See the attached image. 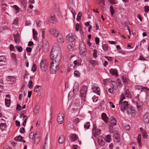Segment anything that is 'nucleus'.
<instances>
[{
	"instance_id": "18",
	"label": "nucleus",
	"mask_w": 149,
	"mask_h": 149,
	"mask_svg": "<svg viewBox=\"0 0 149 149\" xmlns=\"http://www.w3.org/2000/svg\"><path fill=\"white\" fill-rule=\"evenodd\" d=\"M70 139L72 141H75L78 138L76 134H73L69 136Z\"/></svg>"
},
{
	"instance_id": "1",
	"label": "nucleus",
	"mask_w": 149,
	"mask_h": 149,
	"mask_svg": "<svg viewBox=\"0 0 149 149\" xmlns=\"http://www.w3.org/2000/svg\"><path fill=\"white\" fill-rule=\"evenodd\" d=\"M50 58L52 61L60 62L61 58V51H53L51 52Z\"/></svg>"
},
{
	"instance_id": "56",
	"label": "nucleus",
	"mask_w": 149,
	"mask_h": 149,
	"mask_svg": "<svg viewBox=\"0 0 149 149\" xmlns=\"http://www.w3.org/2000/svg\"><path fill=\"white\" fill-rule=\"evenodd\" d=\"M145 11L146 13H148L149 11V6H146L144 7Z\"/></svg>"
},
{
	"instance_id": "42",
	"label": "nucleus",
	"mask_w": 149,
	"mask_h": 149,
	"mask_svg": "<svg viewBox=\"0 0 149 149\" xmlns=\"http://www.w3.org/2000/svg\"><path fill=\"white\" fill-rule=\"evenodd\" d=\"M41 87V86L37 85H36L34 87V91L35 92H38L39 91L40 89V88Z\"/></svg>"
},
{
	"instance_id": "11",
	"label": "nucleus",
	"mask_w": 149,
	"mask_h": 149,
	"mask_svg": "<svg viewBox=\"0 0 149 149\" xmlns=\"http://www.w3.org/2000/svg\"><path fill=\"white\" fill-rule=\"evenodd\" d=\"M49 32L51 34L56 37H58L59 35L58 32L56 31L54 29H51L49 30Z\"/></svg>"
},
{
	"instance_id": "61",
	"label": "nucleus",
	"mask_w": 149,
	"mask_h": 149,
	"mask_svg": "<svg viewBox=\"0 0 149 149\" xmlns=\"http://www.w3.org/2000/svg\"><path fill=\"white\" fill-rule=\"evenodd\" d=\"M34 136V133L33 132H31L29 134V137L30 138L33 139Z\"/></svg>"
},
{
	"instance_id": "7",
	"label": "nucleus",
	"mask_w": 149,
	"mask_h": 149,
	"mask_svg": "<svg viewBox=\"0 0 149 149\" xmlns=\"http://www.w3.org/2000/svg\"><path fill=\"white\" fill-rule=\"evenodd\" d=\"M127 113L132 116H134L136 114V112L134 110V108L132 107H129L126 109Z\"/></svg>"
},
{
	"instance_id": "4",
	"label": "nucleus",
	"mask_w": 149,
	"mask_h": 149,
	"mask_svg": "<svg viewBox=\"0 0 149 149\" xmlns=\"http://www.w3.org/2000/svg\"><path fill=\"white\" fill-rule=\"evenodd\" d=\"M79 53L82 56H85L86 54V49L84 43L83 41L80 42L79 47Z\"/></svg>"
},
{
	"instance_id": "25",
	"label": "nucleus",
	"mask_w": 149,
	"mask_h": 149,
	"mask_svg": "<svg viewBox=\"0 0 149 149\" xmlns=\"http://www.w3.org/2000/svg\"><path fill=\"white\" fill-rule=\"evenodd\" d=\"M51 20L52 21V23H54L55 22L57 21V19L55 14L54 13H51Z\"/></svg>"
},
{
	"instance_id": "27",
	"label": "nucleus",
	"mask_w": 149,
	"mask_h": 149,
	"mask_svg": "<svg viewBox=\"0 0 149 149\" xmlns=\"http://www.w3.org/2000/svg\"><path fill=\"white\" fill-rule=\"evenodd\" d=\"M57 42L60 43H62L64 42V40L63 36L61 35L58 36L57 38Z\"/></svg>"
},
{
	"instance_id": "47",
	"label": "nucleus",
	"mask_w": 149,
	"mask_h": 149,
	"mask_svg": "<svg viewBox=\"0 0 149 149\" xmlns=\"http://www.w3.org/2000/svg\"><path fill=\"white\" fill-rule=\"evenodd\" d=\"M110 11L111 12V14L112 15H113L115 11L113 9V7L112 6H111L110 7Z\"/></svg>"
},
{
	"instance_id": "16",
	"label": "nucleus",
	"mask_w": 149,
	"mask_h": 149,
	"mask_svg": "<svg viewBox=\"0 0 149 149\" xmlns=\"http://www.w3.org/2000/svg\"><path fill=\"white\" fill-rule=\"evenodd\" d=\"M66 38L68 41L70 42H72L74 41V36L72 34H68L67 35Z\"/></svg>"
},
{
	"instance_id": "40",
	"label": "nucleus",
	"mask_w": 149,
	"mask_h": 149,
	"mask_svg": "<svg viewBox=\"0 0 149 149\" xmlns=\"http://www.w3.org/2000/svg\"><path fill=\"white\" fill-rule=\"evenodd\" d=\"M143 104L141 101H139L137 102L136 103L137 107L138 109H140L141 107L142 106Z\"/></svg>"
},
{
	"instance_id": "3",
	"label": "nucleus",
	"mask_w": 149,
	"mask_h": 149,
	"mask_svg": "<svg viewBox=\"0 0 149 149\" xmlns=\"http://www.w3.org/2000/svg\"><path fill=\"white\" fill-rule=\"evenodd\" d=\"M87 91V86L85 85L83 86L80 90V95L81 100L84 102L86 101V98Z\"/></svg>"
},
{
	"instance_id": "54",
	"label": "nucleus",
	"mask_w": 149,
	"mask_h": 149,
	"mask_svg": "<svg viewBox=\"0 0 149 149\" xmlns=\"http://www.w3.org/2000/svg\"><path fill=\"white\" fill-rule=\"evenodd\" d=\"M79 122V119L78 118H76L74 119L73 122V123L76 124L78 123Z\"/></svg>"
},
{
	"instance_id": "29",
	"label": "nucleus",
	"mask_w": 149,
	"mask_h": 149,
	"mask_svg": "<svg viewBox=\"0 0 149 149\" xmlns=\"http://www.w3.org/2000/svg\"><path fill=\"white\" fill-rule=\"evenodd\" d=\"M82 61L80 59H79L78 60H75L73 62V63L75 66H79L81 65Z\"/></svg>"
},
{
	"instance_id": "52",
	"label": "nucleus",
	"mask_w": 149,
	"mask_h": 149,
	"mask_svg": "<svg viewBox=\"0 0 149 149\" xmlns=\"http://www.w3.org/2000/svg\"><path fill=\"white\" fill-rule=\"evenodd\" d=\"M36 65L35 64L33 63L32 68V70L34 72L36 70Z\"/></svg>"
},
{
	"instance_id": "36",
	"label": "nucleus",
	"mask_w": 149,
	"mask_h": 149,
	"mask_svg": "<svg viewBox=\"0 0 149 149\" xmlns=\"http://www.w3.org/2000/svg\"><path fill=\"white\" fill-rule=\"evenodd\" d=\"M6 105L7 107H9L10 104V100L6 98L5 99Z\"/></svg>"
},
{
	"instance_id": "34",
	"label": "nucleus",
	"mask_w": 149,
	"mask_h": 149,
	"mask_svg": "<svg viewBox=\"0 0 149 149\" xmlns=\"http://www.w3.org/2000/svg\"><path fill=\"white\" fill-rule=\"evenodd\" d=\"M1 129L2 131L4 130L6 128V124L5 123H1L0 124Z\"/></svg>"
},
{
	"instance_id": "13",
	"label": "nucleus",
	"mask_w": 149,
	"mask_h": 149,
	"mask_svg": "<svg viewBox=\"0 0 149 149\" xmlns=\"http://www.w3.org/2000/svg\"><path fill=\"white\" fill-rule=\"evenodd\" d=\"M6 62V58L4 56H0V66H3Z\"/></svg>"
},
{
	"instance_id": "12",
	"label": "nucleus",
	"mask_w": 149,
	"mask_h": 149,
	"mask_svg": "<svg viewBox=\"0 0 149 149\" xmlns=\"http://www.w3.org/2000/svg\"><path fill=\"white\" fill-rule=\"evenodd\" d=\"M52 51H61L60 47L57 44H54L53 46Z\"/></svg>"
},
{
	"instance_id": "48",
	"label": "nucleus",
	"mask_w": 149,
	"mask_h": 149,
	"mask_svg": "<svg viewBox=\"0 0 149 149\" xmlns=\"http://www.w3.org/2000/svg\"><path fill=\"white\" fill-rule=\"evenodd\" d=\"M13 8L16 10L17 12L16 13H17L19 11V8L16 5H14Z\"/></svg>"
},
{
	"instance_id": "43",
	"label": "nucleus",
	"mask_w": 149,
	"mask_h": 149,
	"mask_svg": "<svg viewBox=\"0 0 149 149\" xmlns=\"http://www.w3.org/2000/svg\"><path fill=\"white\" fill-rule=\"evenodd\" d=\"M90 126V124L89 122L86 123L84 125V128L86 129H88Z\"/></svg>"
},
{
	"instance_id": "28",
	"label": "nucleus",
	"mask_w": 149,
	"mask_h": 149,
	"mask_svg": "<svg viewBox=\"0 0 149 149\" xmlns=\"http://www.w3.org/2000/svg\"><path fill=\"white\" fill-rule=\"evenodd\" d=\"M40 136H34V143L37 144L39 143L40 141Z\"/></svg>"
},
{
	"instance_id": "9",
	"label": "nucleus",
	"mask_w": 149,
	"mask_h": 149,
	"mask_svg": "<svg viewBox=\"0 0 149 149\" xmlns=\"http://www.w3.org/2000/svg\"><path fill=\"white\" fill-rule=\"evenodd\" d=\"M16 78L12 76H8L7 78V81L9 84H13L16 82Z\"/></svg>"
},
{
	"instance_id": "63",
	"label": "nucleus",
	"mask_w": 149,
	"mask_h": 149,
	"mask_svg": "<svg viewBox=\"0 0 149 149\" xmlns=\"http://www.w3.org/2000/svg\"><path fill=\"white\" fill-rule=\"evenodd\" d=\"M79 24L78 23H77L75 25V31H78L79 29Z\"/></svg>"
},
{
	"instance_id": "60",
	"label": "nucleus",
	"mask_w": 149,
	"mask_h": 149,
	"mask_svg": "<svg viewBox=\"0 0 149 149\" xmlns=\"http://www.w3.org/2000/svg\"><path fill=\"white\" fill-rule=\"evenodd\" d=\"M97 51L95 49L93 51V55L94 57L95 58L97 56Z\"/></svg>"
},
{
	"instance_id": "51",
	"label": "nucleus",
	"mask_w": 149,
	"mask_h": 149,
	"mask_svg": "<svg viewBox=\"0 0 149 149\" xmlns=\"http://www.w3.org/2000/svg\"><path fill=\"white\" fill-rule=\"evenodd\" d=\"M125 98V97L123 94H122L120 96V100L119 101L123 102V101Z\"/></svg>"
},
{
	"instance_id": "32",
	"label": "nucleus",
	"mask_w": 149,
	"mask_h": 149,
	"mask_svg": "<svg viewBox=\"0 0 149 149\" xmlns=\"http://www.w3.org/2000/svg\"><path fill=\"white\" fill-rule=\"evenodd\" d=\"M95 131L93 133L94 136L95 137L97 136L100 134L101 130L100 129L95 130Z\"/></svg>"
},
{
	"instance_id": "39",
	"label": "nucleus",
	"mask_w": 149,
	"mask_h": 149,
	"mask_svg": "<svg viewBox=\"0 0 149 149\" xmlns=\"http://www.w3.org/2000/svg\"><path fill=\"white\" fill-rule=\"evenodd\" d=\"M82 13L81 12H79L78 13L77 18V20L78 21H80L81 19V17L82 16Z\"/></svg>"
},
{
	"instance_id": "64",
	"label": "nucleus",
	"mask_w": 149,
	"mask_h": 149,
	"mask_svg": "<svg viewBox=\"0 0 149 149\" xmlns=\"http://www.w3.org/2000/svg\"><path fill=\"white\" fill-rule=\"evenodd\" d=\"M19 132L21 133H24L25 132V130L24 128L23 127H21L20 129Z\"/></svg>"
},
{
	"instance_id": "23",
	"label": "nucleus",
	"mask_w": 149,
	"mask_h": 149,
	"mask_svg": "<svg viewBox=\"0 0 149 149\" xmlns=\"http://www.w3.org/2000/svg\"><path fill=\"white\" fill-rule=\"evenodd\" d=\"M109 123L112 125L114 126L116 124L117 121L114 117H111L110 119Z\"/></svg>"
},
{
	"instance_id": "59",
	"label": "nucleus",
	"mask_w": 149,
	"mask_h": 149,
	"mask_svg": "<svg viewBox=\"0 0 149 149\" xmlns=\"http://www.w3.org/2000/svg\"><path fill=\"white\" fill-rule=\"evenodd\" d=\"M138 60H144L146 61H147V60H146L144 58V57L142 55H140L139 57V58L138 59Z\"/></svg>"
},
{
	"instance_id": "45",
	"label": "nucleus",
	"mask_w": 149,
	"mask_h": 149,
	"mask_svg": "<svg viewBox=\"0 0 149 149\" xmlns=\"http://www.w3.org/2000/svg\"><path fill=\"white\" fill-rule=\"evenodd\" d=\"M19 52H21L22 50V48L21 46H17L15 47Z\"/></svg>"
},
{
	"instance_id": "55",
	"label": "nucleus",
	"mask_w": 149,
	"mask_h": 149,
	"mask_svg": "<svg viewBox=\"0 0 149 149\" xmlns=\"http://www.w3.org/2000/svg\"><path fill=\"white\" fill-rule=\"evenodd\" d=\"M104 1L105 0H97V2L98 4L103 3V5H104L105 4Z\"/></svg>"
},
{
	"instance_id": "5",
	"label": "nucleus",
	"mask_w": 149,
	"mask_h": 149,
	"mask_svg": "<svg viewBox=\"0 0 149 149\" xmlns=\"http://www.w3.org/2000/svg\"><path fill=\"white\" fill-rule=\"evenodd\" d=\"M39 65L40 68L43 71L45 72L48 68V64L45 60H42L41 61Z\"/></svg>"
},
{
	"instance_id": "44",
	"label": "nucleus",
	"mask_w": 149,
	"mask_h": 149,
	"mask_svg": "<svg viewBox=\"0 0 149 149\" xmlns=\"http://www.w3.org/2000/svg\"><path fill=\"white\" fill-rule=\"evenodd\" d=\"M74 46L73 44H72L70 45H69L67 46V48L69 50L71 51L72 50V48Z\"/></svg>"
},
{
	"instance_id": "53",
	"label": "nucleus",
	"mask_w": 149,
	"mask_h": 149,
	"mask_svg": "<svg viewBox=\"0 0 149 149\" xmlns=\"http://www.w3.org/2000/svg\"><path fill=\"white\" fill-rule=\"evenodd\" d=\"M109 132L111 133H113V127L112 126H109Z\"/></svg>"
},
{
	"instance_id": "31",
	"label": "nucleus",
	"mask_w": 149,
	"mask_h": 149,
	"mask_svg": "<svg viewBox=\"0 0 149 149\" xmlns=\"http://www.w3.org/2000/svg\"><path fill=\"white\" fill-rule=\"evenodd\" d=\"M102 48L103 50L105 52H107L109 46L107 44H103L102 45Z\"/></svg>"
},
{
	"instance_id": "37",
	"label": "nucleus",
	"mask_w": 149,
	"mask_h": 149,
	"mask_svg": "<svg viewBox=\"0 0 149 149\" xmlns=\"http://www.w3.org/2000/svg\"><path fill=\"white\" fill-rule=\"evenodd\" d=\"M111 135L109 134L107 135L106 136V141L107 142L110 143L111 141Z\"/></svg>"
},
{
	"instance_id": "6",
	"label": "nucleus",
	"mask_w": 149,
	"mask_h": 149,
	"mask_svg": "<svg viewBox=\"0 0 149 149\" xmlns=\"http://www.w3.org/2000/svg\"><path fill=\"white\" fill-rule=\"evenodd\" d=\"M119 103L121 111L123 112H125V111L126 109L129 105L128 102L126 101H119Z\"/></svg>"
},
{
	"instance_id": "35",
	"label": "nucleus",
	"mask_w": 149,
	"mask_h": 149,
	"mask_svg": "<svg viewBox=\"0 0 149 149\" xmlns=\"http://www.w3.org/2000/svg\"><path fill=\"white\" fill-rule=\"evenodd\" d=\"M98 143L101 146H103L105 144V142L101 138L99 139L98 140Z\"/></svg>"
},
{
	"instance_id": "22",
	"label": "nucleus",
	"mask_w": 149,
	"mask_h": 149,
	"mask_svg": "<svg viewBox=\"0 0 149 149\" xmlns=\"http://www.w3.org/2000/svg\"><path fill=\"white\" fill-rule=\"evenodd\" d=\"M14 37L16 43L19 44L20 42L19 34H17L16 35H14Z\"/></svg>"
},
{
	"instance_id": "46",
	"label": "nucleus",
	"mask_w": 149,
	"mask_h": 149,
	"mask_svg": "<svg viewBox=\"0 0 149 149\" xmlns=\"http://www.w3.org/2000/svg\"><path fill=\"white\" fill-rule=\"evenodd\" d=\"M74 75L75 77H78L80 76V74L79 71L76 70L74 72Z\"/></svg>"
},
{
	"instance_id": "15",
	"label": "nucleus",
	"mask_w": 149,
	"mask_h": 149,
	"mask_svg": "<svg viewBox=\"0 0 149 149\" xmlns=\"http://www.w3.org/2000/svg\"><path fill=\"white\" fill-rule=\"evenodd\" d=\"M101 117L102 119L106 123H108V118L105 113H102Z\"/></svg>"
},
{
	"instance_id": "8",
	"label": "nucleus",
	"mask_w": 149,
	"mask_h": 149,
	"mask_svg": "<svg viewBox=\"0 0 149 149\" xmlns=\"http://www.w3.org/2000/svg\"><path fill=\"white\" fill-rule=\"evenodd\" d=\"M64 115L62 113H59L57 116V121L58 122L61 124L62 123L64 120Z\"/></svg>"
},
{
	"instance_id": "58",
	"label": "nucleus",
	"mask_w": 149,
	"mask_h": 149,
	"mask_svg": "<svg viewBox=\"0 0 149 149\" xmlns=\"http://www.w3.org/2000/svg\"><path fill=\"white\" fill-rule=\"evenodd\" d=\"M17 109L18 111H20L22 109V107L19 104H17Z\"/></svg>"
},
{
	"instance_id": "49",
	"label": "nucleus",
	"mask_w": 149,
	"mask_h": 149,
	"mask_svg": "<svg viewBox=\"0 0 149 149\" xmlns=\"http://www.w3.org/2000/svg\"><path fill=\"white\" fill-rule=\"evenodd\" d=\"M141 136L140 134H139L138 135L137 138V142L138 143H141Z\"/></svg>"
},
{
	"instance_id": "14",
	"label": "nucleus",
	"mask_w": 149,
	"mask_h": 149,
	"mask_svg": "<svg viewBox=\"0 0 149 149\" xmlns=\"http://www.w3.org/2000/svg\"><path fill=\"white\" fill-rule=\"evenodd\" d=\"M110 72L112 75L115 76L116 77H118V71L116 69H111L110 70Z\"/></svg>"
},
{
	"instance_id": "26",
	"label": "nucleus",
	"mask_w": 149,
	"mask_h": 149,
	"mask_svg": "<svg viewBox=\"0 0 149 149\" xmlns=\"http://www.w3.org/2000/svg\"><path fill=\"white\" fill-rule=\"evenodd\" d=\"M124 93L125 95L127 97H130V92L128 88H124Z\"/></svg>"
},
{
	"instance_id": "2",
	"label": "nucleus",
	"mask_w": 149,
	"mask_h": 149,
	"mask_svg": "<svg viewBox=\"0 0 149 149\" xmlns=\"http://www.w3.org/2000/svg\"><path fill=\"white\" fill-rule=\"evenodd\" d=\"M60 62H57L56 61H52L51 63L50 67V71L52 74H55L57 71Z\"/></svg>"
},
{
	"instance_id": "62",
	"label": "nucleus",
	"mask_w": 149,
	"mask_h": 149,
	"mask_svg": "<svg viewBox=\"0 0 149 149\" xmlns=\"http://www.w3.org/2000/svg\"><path fill=\"white\" fill-rule=\"evenodd\" d=\"M11 56L12 58L14 59L15 60L16 59V55L15 54L13 53L11 54Z\"/></svg>"
},
{
	"instance_id": "21",
	"label": "nucleus",
	"mask_w": 149,
	"mask_h": 149,
	"mask_svg": "<svg viewBox=\"0 0 149 149\" xmlns=\"http://www.w3.org/2000/svg\"><path fill=\"white\" fill-rule=\"evenodd\" d=\"M92 90L94 92L96 93L98 95H100V89L98 87H94L92 88Z\"/></svg>"
},
{
	"instance_id": "57",
	"label": "nucleus",
	"mask_w": 149,
	"mask_h": 149,
	"mask_svg": "<svg viewBox=\"0 0 149 149\" xmlns=\"http://www.w3.org/2000/svg\"><path fill=\"white\" fill-rule=\"evenodd\" d=\"M95 41L96 44L97 45H99L100 42L99 38L97 37H96L95 38Z\"/></svg>"
},
{
	"instance_id": "33",
	"label": "nucleus",
	"mask_w": 149,
	"mask_h": 149,
	"mask_svg": "<svg viewBox=\"0 0 149 149\" xmlns=\"http://www.w3.org/2000/svg\"><path fill=\"white\" fill-rule=\"evenodd\" d=\"M112 83L113 89L116 90L117 89L118 86V84L116 81H111Z\"/></svg>"
},
{
	"instance_id": "38",
	"label": "nucleus",
	"mask_w": 149,
	"mask_h": 149,
	"mask_svg": "<svg viewBox=\"0 0 149 149\" xmlns=\"http://www.w3.org/2000/svg\"><path fill=\"white\" fill-rule=\"evenodd\" d=\"M59 71L61 73L65 72L66 70V68H65L64 66H60L59 68Z\"/></svg>"
},
{
	"instance_id": "24",
	"label": "nucleus",
	"mask_w": 149,
	"mask_h": 149,
	"mask_svg": "<svg viewBox=\"0 0 149 149\" xmlns=\"http://www.w3.org/2000/svg\"><path fill=\"white\" fill-rule=\"evenodd\" d=\"M122 126L123 128L126 130H129L130 128V125L126 123H123L122 124Z\"/></svg>"
},
{
	"instance_id": "20",
	"label": "nucleus",
	"mask_w": 149,
	"mask_h": 149,
	"mask_svg": "<svg viewBox=\"0 0 149 149\" xmlns=\"http://www.w3.org/2000/svg\"><path fill=\"white\" fill-rule=\"evenodd\" d=\"M114 137L117 142L119 143L120 142V135L119 134L117 133H115L114 135Z\"/></svg>"
},
{
	"instance_id": "41",
	"label": "nucleus",
	"mask_w": 149,
	"mask_h": 149,
	"mask_svg": "<svg viewBox=\"0 0 149 149\" xmlns=\"http://www.w3.org/2000/svg\"><path fill=\"white\" fill-rule=\"evenodd\" d=\"M122 79L123 81V83L126 84H127L128 83V81L127 78L125 77L124 76H123L122 77Z\"/></svg>"
},
{
	"instance_id": "19",
	"label": "nucleus",
	"mask_w": 149,
	"mask_h": 149,
	"mask_svg": "<svg viewBox=\"0 0 149 149\" xmlns=\"http://www.w3.org/2000/svg\"><path fill=\"white\" fill-rule=\"evenodd\" d=\"M140 130L143 138L145 139L147 138L148 136L147 135L146 131L141 127L140 128Z\"/></svg>"
},
{
	"instance_id": "50",
	"label": "nucleus",
	"mask_w": 149,
	"mask_h": 149,
	"mask_svg": "<svg viewBox=\"0 0 149 149\" xmlns=\"http://www.w3.org/2000/svg\"><path fill=\"white\" fill-rule=\"evenodd\" d=\"M33 86V83L32 81L30 80L28 84V87L29 88H32Z\"/></svg>"
},
{
	"instance_id": "30",
	"label": "nucleus",
	"mask_w": 149,
	"mask_h": 149,
	"mask_svg": "<svg viewBox=\"0 0 149 149\" xmlns=\"http://www.w3.org/2000/svg\"><path fill=\"white\" fill-rule=\"evenodd\" d=\"M65 138L64 136H61L59 138L58 141L59 143L62 144L65 141Z\"/></svg>"
},
{
	"instance_id": "17",
	"label": "nucleus",
	"mask_w": 149,
	"mask_h": 149,
	"mask_svg": "<svg viewBox=\"0 0 149 149\" xmlns=\"http://www.w3.org/2000/svg\"><path fill=\"white\" fill-rule=\"evenodd\" d=\"M24 138L21 136H19L17 137H15L14 139L16 141L19 142H23V143H25V141L23 140Z\"/></svg>"
},
{
	"instance_id": "10",
	"label": "nucleus",
	"mask_w": 149,
	"mask_h": 149,
	"mask_svg": "<svg viewBox=\"0 0 149 149\" xmlns=\"http://www.w3.org/2000/svg\"><path fill=\"white\" fill-rule=\"evenodd\" d=\"M143 120L146 124L149 123V113H146L143 116Z\"/></svg>"
}]
</instances>
